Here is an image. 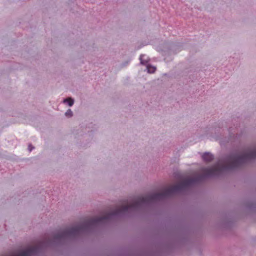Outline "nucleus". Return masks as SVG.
Instances as JSON below:
<instances>
[{
	"mask_svg": "<svg viewBox=\"0 0 256 256\" xmlns=\"http://www.w3.org/2000/svg\"><path fill=\"white\" fill-rule=\"evenodd\" d=\"M146 56L145 54H140V63L144 66H146L148 64V60L147 58H144Z\"/></svg>",
	"mask_w": 256,
	"mask_h": 256,
	"instance_id": "6",
	"label": "nucleus"
},
{
	"mask_svg": "<svg viewBox=\"0 0 256 256\" xmlns=\"http://www.w3.org/2000/svg\"><path fill=\"white\" fill-rule=\"evenodd\" d=\"M64 103H66L69 106H72L74 104V100L72 98H68L64 100Z\"/></svg>",
	"mask_w": 256,
	"mask_h": 256,
	"instance_id": "8",
	"label": "nucleus"
},
{
	"mask_svg": "<svg viewBox=\"0 0 256 256\" xmlns=\"http://www.w3.org/2000/svg\"><path fill=\"white\" fill-rule=\"evenodd\" d=\"M138 256H154V252L152 249L146 248L142 250L141 252L138 254Z\"/></svg>",
	"mask_w": 256,
	"mask_h": 256,
	"instance_id": "4",
	"label": "nucleus"
},
{
	"mask_svg": "<svg viewBox=\"0 0 256 256\" xmlns=\"http://www.w3.org/2000/svg\"><path fill=\"white\" fill-rule=\"evenodd\" d=\"M146 69L148 70V72L150 74H152L154 73L156 70V68L155 66H154L150 64H148L146 66Z\"/></svg>",
	"mask_w": 256,
	"mask_h": 256,
	"instance_id": "7",
	"label": "nucleus"
},
{
	"mask_svg": "<svg viewBox=\"0 0 256 256\" xmlns=\"http://www.w3.org/2000/svg\"><path fill=\"white\" fill-rule=\"evenodd\" d=\"M168 54H170L171 53V51L170 50H169L168 52Z\"/></svg>",
	"mask_w": 256,
	"mask_h": 256,
	"instance_id": "14",
	"label": "nucleus"
},
{
	"mask_svg": "<svg viewBox=\"0 0 256 256\" xmlns=\"http://www.w3.org/2000/svg\"><path fill=\"white\" fill-rule=\"evenodd\" d=\"M231 128H230L229 131H230V132L232 133V130H231Z\"/></svg>",
	"mask_w": 256,
	"mask_h": 256,
	"instance_id": "13",
	"label": "nucleus"
},
{
	"mask_svg": "<svg viewBox=\"0 0 256 256\" xmlns=\"http://www.w3.org/2000/svg\"><path fill=\"white\" fill-rule=\"evenodd\" d=\"M202 159L206 162H210L214 158V155L209 152H205L202 156Z\"/></svg>",
	"mask_w": 256,
	"mask_h": 256,
	"instance_id": "5",
	"label": "nucleus"
},
{
	"mask_svg": "<svg viewBox=\"0 0 256 256\" xmlns=\"http://www.w3.org/2000/svg\"><path fill=\"white\" fill-rule=\"evenodd\" d=\"M164 194V191L161 188V193H160V194H161V198H162L163 195Z\"/></svg>",
	"mask_w": 256,
	"mask_h": 256,
	"instance_id": "11",
	"label": "nucleus"
},
{
	"mask_svg": "<svg viewBox=\"0 0 256 256\" xmlns=\"http://www.w3.org/2000/svg\"><path fill=\"white\" fill-rule=\"evenodd\" d=\"M72 112L70 109H68L65 113V115L68 117L72 116Z\"/></svg>",
	"mask_w": 256,
	"mask_h": 256,
	"instance_id": "9",
	"label": "nucleus"
},
{
	"mask_svg": "<svg viewBox=\"0 0 256 256\" xmlns=\"http://www.w3.org/2000/svg\"><path fill=\"white\" fill-rule=\"evenodd\" d=\"M128 62H126V64H124V66H126L127 64H128Z\"/></svg>",
	"mask_w": 256,
	"mask_h": 256,
	"instance_id": "12",
	"label": "nucleus"
},
{
	"mask_svg": "<svg viewBox=\"0 0 256 256\" xmlns=\"http://www.w3.org/2000/svg\"><path fill=\"white\" fill-rule=\"evenodd\" d=\"M34 148V147L32 146V144H29L28 146V149L30 152H31L33 149Z\"/></svg>",
	"mask_w": 256,
	"mask_h": 256,
	"instance_id": "10",
	"label": "nucleus"
},
{
	"mask_svg": "<svg viewBox=\"0 0 256 256\" xmlns=\"http://www.w3.org/2000/svg\"><path fill=\"white\" fill-rule=\"evenodd\" d=\"M186 178H181L174 185L168 188L166 193L168 196L182 192L194 184V181L200 180L206 177H186Z\"/></svg>",
	"mask_w": 256,
	"mask_h": 256,
	"instance_id": "2",
	"label": "nucleus"
},
{
	"mask_svg": "<svg viewBox=\"0 0 256 256\" xmlns=\"http://www.w3.org/2000/svg\"><path fill=\"white\" fill-rule=\"evenodd\" d=\"M174 176H180V175H175Z\"/></svg>",
	"mask_w": 256,
	"mask_h": 256,
	"instance_id": "15",
	"label": "nucleus"
},
{
	"mask_svg": "<svg viewBox=\"0 0 256 256\" xmlns=\"http://www.w3.org/2000/svg\"><path fill=\"white\" fill-rule=\"evenodd\" d=\"M256 158V149L242 155L231 154L227 158L228 163L225 164H216L212 166L202 168L203 174L197 176H221L224 173L234 170Z\"/></svg>",
	"mask_w": 256,
	"mask_h": 256,
	"instance_id": "1",
	"label": "nucleus"
},
{
	"mask_svg": "<svg viewBox=\"0 0 256 256\" xmlns=\"http://www.w3.org/2000/svg\"><path fill=\"white\" fill-rule=\"evenodd\" d=\"M48 194L49 195L48 193L46 192V191L44 190L43 188H40L39 189L34 190H29L28 192H27L26 190L25 191V192H22V194L24 196H22V197H24L26 196V194H28V195H30L31 194L34 196H38V194H42V196H44V198H46V196L44 195V194Z\"/></svg>",
	"mask_w": 256,
	"mask_h": 256,
	"instance_id": "3",
	"label": "nucleus"
},
{
	"mask_svg": "<svg viewBox=\"0 0 256 256\" xmlns=\"http://www.w3.org/2000/svg\"><path fill=\"white\" fill-rule=\"evenodd\" d=\"M160 248H162V246H160Z\"/></svg>",
	"mask_w": 256,
	"mask_h": 256,
	"instance_id": "16",
	"label": "nucleus"
}]
</instances>
